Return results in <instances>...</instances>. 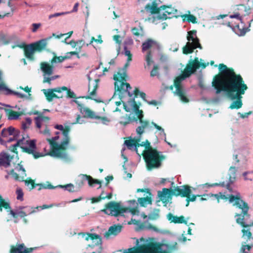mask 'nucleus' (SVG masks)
Listing matches in <instances>:
<instances>
[{
	"instance_id": "31",
	"label": "nucleus",
	"mask_w": 253,
	"mask_h": 253,
	"mask_svg": "<svg viewBox=\"0 0 253 253\" xmlns=\"http://www.w3.org/2000/svg\"><path fill=\"white\" fill-rule=\"evenodd\" d=\"M229 180L233 184L236 180L237 169L235 166H232L229 169Z\"/></svg>"
},
{
	"instance_id": "40",
	"label": "nucleus",
	"mask_w": 253,
	"mask_h": 253,
	"mask_svg": "<svg viewBox=\"0 0 253 253\" xmlns=\"http://www.w3.org/2000/svg\"><path fill=\"white\" fill-rule=\"evenodd\" d=\"M2 207L4 208L5 209H10V204L8 202H5L2 197L0 195V211H2Z\"/></svg>"
},
{
	"instance_id": "27",
	"label": "nucleus",
	"mask_w": 253,
	"mask_h": 253,
	"mask_svg": "<svg viewBox=\"0 0 253 253\" xmlns=\"http://www.w3.org/2000/svg\"><path fill=\"white\" fill-rule=\"evenodd\" d=\"M138 95H139L144 101L147 102L149 105L157 106V105H160L161 104V102H158L155 100H153L149 102L147 101V100L146 99V94L143 92H140L138 87H135L134 90V98H137Z\"/></svg>"
},
{
	"instance_id": "43",
	"label": "nucleus",
	"mask_w": 253,
	"mask_h": 253,
	"mask_svg": "<svg viewBox=\"0 0 253 253\" xmlns=\"http://www.w3.org/2000/svg\"><path fill=\"white\" fill-rule=\"evenodd\" d=\"M54 89V88L49 89L47 91L45 89L43 90V92L46 97V98L49 102H50L52 100L53 92H55V91L53 90Z\"/></svg>"
},
{
	"instance_id": "57",
	"label": "nucleus",
	"mask_w": 253,
	"mask_h": 253,
	"mask_svg": "<svg viewBox=\"0 0 253 253\" xmlns=\"http://www.w3.org/2000/svg\"><path fill=\"white\" fill-rule=\"evenodd\" d=\"M25 184L26 185L29 187L30 189H33L34 187V183L32 180H30L29 181L25 180L24 179L23 181Z\"/></svg>"
},
{
	"instance_id": "6",
	"label": "nucleus",
	"mask_w": 253,
	"mask_h": 253,
	"mask_svg": "<svg viewBox=\"0 0 253 253\" xmlns=\"http://www.w3.org/2000/svg\"><path fill=\"white\" fill-rule=\"evenodd\" d=\"M69 130H65L63 132L62 140L59 143L56 144V147L52 148V153L50 156L54 157L59 158L64 161L69 162L71 159L68 154L65 152H61L59 150H66L69 144L70 137L69 136Z\"/></svg>"
},
{
	"instance_id": "1",
	"label": "nucleus",
	"mask_w": 253,
	"mask_h": 253,
	"mask_svg": "<svg viewBox=\"0 0 253 253\" xmlns=\"http://www.w3.org/2000/svg\"><path fill=\"white\" fill-rule=\"evenodd\" d=\"M219 73L213 79L212 86L216 90V94L224 91L228 98L235 100L230 105V109H240L243 105L242 95L248 89L247 84L242 76L236 74L232 68L221 63L219 65Z\"/></svg>"
},
{
	"instance_id": "10",
	"label": "nucleus",
	"mask_w": 253,
	"mask_h": 253,
	"mask_svg": "<svg viewBox=\"0 0 253 253\" xmlns=\"http://www.w3.org/2000/svg\"><path fill=\"white\" fill-rule=\"evenodd\" d=\"M47 44L45 40H41L37 42L25 45L23 47L24 54L27 58L30 60H34V53L36 51L41 52Z\"/></svg>"
},
{
	"instance_id": "56",
	"label": "nucleus",
	"mask_w": 253,
	"mask_h": 253,
	"mask_svg": "<svg viewBox=\"0 0 253 253\" xmlns=\"http://www.w3.org/2000/svg\"><path fill=\"white\" fill-rule=\"evenodd\" d=\"M59 138L58 136H56L54 137H52L51 138V140L47 139L48 141L49 142L50 144L52 146L53 148L56 147V144L57 143V142H55V141L57 140Z\"/></svg>"
},
{
	"instance_id": "35",
	"label": "nucleus",
	"mask_w": 253,
	"mask_h": 253,
	"mask_svg": "<svg viewBox=\"0 0 253 253\" xmlns=\"http://www.w3.org/2000/svg\"><path fill=\"white\" fill-rule=\"evenodd\" d=\"M128 65V64L126 63L123 68H121L119 70L117 73V76L120 78H122L125 80V78H127V71L126 69Z\"/></svg>"
},
{
	"instance_id": "39",
	"label": "nucleus",
	"mask_w": 253,
	"mask_h": 253,
	"mask_svg": "<svg viewBox=\"0 0 253 253\" xmlns=\"http://www.w3.org/2000/svg\"><path fill=\"white\" fill-rule=\"evenodd\" d=\"M204 197H202L200 198V201H203L204 200H206L207 198H209L211 197H214L215 199H216L218 201V202L219 203V200L220 199V192L218 194H205L203 195Z\"/></svg>"
},
{
	"instance_id": "42",
	"label": "nucleus",
	"mask_w": 253,
	"mask_h": 253,
	"mask_svg": "<svg viewBox=\"0 0 253 253\" xmlns=\"http://www.w3.org/2000/svg\"><path fill=\"white\" fill-rule=\"evenodd\" d=\"M59 78V75H55V76H47L46 78H43L42 80L43 83H47L49 84H51V81L54 80L57 78Z\"/></svg>"
},
{
	"instance_id": "38",
	"label": "nucleus",
	"mask_w": 253,
	"mask_h": 253,
	"mask_svg": "<svg viewBox=\"0 0 253 253\" xmlns=\"http://www.w3.org/2000/svg\"><path fill=\"white\" fill-rule=\"evenodd\" d=\"M10 214L13 217H15L16 215H19V216L21 218L24 217L25 216H27V213L26 212L23 211H19V210H10Z\"/></svg>"
},
{
	"instance_id": "21",
	"label": "nucleus",
	"mask_w": 253,
	"mask_h": 253,
	"mask_svg": "<svg viewBox=\"0 0 253 253\" xmlns=\"http://www.w3.org/2000/svg\"><path fill=\"white\" fill-rule=\"evenodd\" d=\"M40 69L42 72L43 78L52 75L54 70L53 64L47 62H42L40 63Z\"/></svg>"
},
{
	"instance_id": "50",
	"label": "nucleus",
	"mask_w": 253,
	"mask_h": 253,
	"mask_svg": "<svg viewBox=\"0 0 253 253\" xmlns=\"http://www.w3.org/2000/svg\"><path fill=\"white\" fill-rule=\"evenodd\" d=\"M131 123L128 115H126L121 118L120 124L126 125Z\"/></svg>"
},
{
	"instance_id": "54",
	"label": "nucleus",
	"mask_w": 253,
	"mask_h": 253,
	"mask_svg": "<svg viewBox=\"0 0 253 253\" xmlns=\"http://www.w3.org/2000/svg\"><path fill=\"white\" fill-rule=\"evenodd\" d=\"M251 114V112H247V113H241L240 112H238L237 113V115L238 117V119L242 118V119H245L248 118L249 116Z\"/></svg>"
},
{
	"instance_id": "11",
	"label": "nucleus",
	"mask_w": 253,
	"mask_h": 253,
	"mask_svg": "<svg viewBox=\"0 0 253 253\" xmlns=\"http://www.w3.org/2000/svg\"><path fill=\"white\" fill-rule=\"evenodd\" d=\"M88 119H96L105 125L110 121L106 117H101L96 115L94 112H78L76 114V121L73 124H83L85 123Z\"/></svg>"
},
{
	"instance_id": "58",
	"label": "nucleus",
	"mask_w": 253,
	"mask_h": 253,
	"mask_svg": "<svg viewBox=\"0 0 253 253\" xmlns=\"http://www.w3.org/2000/svg\"><path fill=\"white\" fill-rule=\"evenodd\" d=\"M239 29L240 31H244L245 34L246 33L247 31V28L245 27L244 23L243 22V20H242L241 22H240L239 23Z\"/></svg>"
},
{
	"instance_id": "48",
	"label": "nucleus",
	"mask_w": 253,
	"mask_h": 253,
	"mask_svg": "<svg viewBox=\"0 0 253 253\" xmlns=\"http://www.w3.org/2000/svg\"><path fill=\"white\" fill-rule=\"evenodd\" d=\"M152 124L154 126V127L159 131H160V135L166 138V134L165 132L164 129L161 127V126H158L154 122H152Z\"/></svg>"
},
{
	"instance_id": "45",
	"label": "nucleus",
	"mask_w": 253,
	"mask_h": 253,
	"mask_svg": "<svg viewBox=\"0 0 253 253\" xmlns=\"http://www.w3.org/2000/svg\"><path fill=\"white\" fill-rule=\"evenodd\" d=\"M159 210L158 209H154L153 211L149 215V218L152 219H157L159 217Z\"/></svg>"
},
{
	"instance_id": "64",
	"label": "nucleus",
	"mask_w": 253,
	"mask_h": 253,
	"mask_svg": "<svg viewBox=\"0 0 253 253\" xmlns=\"http://www.w3.org/2000/svg\"><path fill=\"white\" fill-rule=\"evenodd\" d=\"M131 31L133 35H134V36L138 37L140 35L139 30L136 27L132 28L131 30Z\"/></svg>"
},
{
	"instance_id": "52",
	"label": "nucleus",
	"mask_w": 253,
	"mask_h": 253,
	"mask_svg": "<svg viewBox=\"0 0 253 253\" xmlns=\"http://www.w3.org/2000/svg\"><path fill=\"white\" fill-rule=\"evenodd\" d=\"M146 61L147 62V64L148 66H150L151 64V63L153 62V60H152V55H151V52L150 51H149L147 52L146 57Z\"/></svg>"
},
{
	"instance_id": "24",
	"label": "nucleus",
	"mask_w": 253,
	"mask_h": 253,
	"mask_svg": "<svg viewBox=\"0 0 253 253\" xmlns=\"http://www.w3.org/2000/svg\"><path fill=\"white\" fill-rule=\"evenodd\" d=\"M172 191L168 188H163L161 191H158V195L164 203L167 204L171 200Z\"/></svg>"
},
{
	"instance_id": "12",
	"label": "nucleus",
	"mask_w": 253,
	"mask_h": 253,
	"mask_svg": "<svg viewBox=\"0 0 253 253\" xmlns=\"http://www.w3.org/2000/svg\"><path fill=\"white\" fill-rule=\"evenodd\" d=\"M128 115L131 123H138V121L141 123V126H138L136 129V132L140 136L144 131V129L149 125L148 121L143 120V112H129Z\"/></svg>"
},
{
	"instance_id": "62",
	"label": "nucleus",
	"mask_w": 253,
	"mask_h": 253,
	"mask_svg": "<svg viewBox=\"0 0 253 253\" xmlns=\"http://www.w3.org/2000/svg\"><path fill=\"white\" fill-rule=\"evenodd\" d=\"M19 115H14L12 113H9L8 116V119L9 120H16L19 118Z\"/></svg>"
},
{
	"instance_id": "30",
	"label": "nucleus",
	"mask_w": 253,
	"mask_h": 253,
	"mask_svg": "<svg viewBox=\"0 0 253 253\" xmlns=\"http://www.w3.org/2000/svg\"><path fill=\"white\" fill-rule=\"evenodd\" d=\"M166 8V5H162L160 7H157V4L155 1L153 2L152 5L150 4H147L145 6V9L146 10L151 9V13L152 14H160V11L161 10H165Z\"/></svg>"
},
{
	"instance_id": "63",
	"label": "nucleus",
	"mask_w": 253,
	"mask_h": 253,
	"mask_svg": "<svg viewBox=\"0 0 253 253\" xmlns=\"http://www.w3.org/2000/svg\"><path fill=\"white\" fill-rule=\"evenodd\" d=\"M6 129L8 132V134L9 135H12L15 131V128L12 126H9L8 128H6Z\"/></svg>"
},
{
	"instance_id": "7",
	"label": "nucleus",
	"mask_w": 253,
	"mask_h": 253,
	"mask_svg": "<svg viewBox=\"0 0 253 253\" xmlns=\"http://www.w3.org/2000/svg\"><path fill=\"white\" fill-rule=\"evenodd\" d=\"M113 79L115 81L114 95L117 93L119 95V98L122 100L126 96L131 97L133 94L134 95V92L132 93L129 91L132 88L130 84L126 82V78H125V80H124L122 78L118 77L117 75H114Z\"/></svg>"
},
{
	"instance_id": "51",
	"label": "nucleus",
	"mask_w": 253,
	"mask_h": 253,
	"mask_svg": "<svg viewBox=\"0 0 253 253\" xmlns=\"http://www.w3.org/2000/svg\"><path fill=\"white\" fill-rule=\"evenodd\" d=\"M39 207H37L36 208H33L30 206H25V210H24V211L26 212L27 213V215H29L30 214H32L35 212H36L35 209H38Z\"/></svg>"
},
{
	"instance_id": "5",
	"label": "nucleus",
	"mask_w": 253,
	"mask_h": 253,
	"mask_svg": "<svg viewBox=\"0 0 253 253\" xmlns=\"http://www.w3.org/2000/svg\"><path fill=\"white\" fill-rule=\"evenodd\" d=\"M177 245L175 243L174 246L171 247L166 244H161L159 242L151 243L149 248L139 244V240L136 239L135 248L136 253H168L171 249H175Z\"/></svg>"
},
{
	"instance_id": "61",
	"label": "nucleus",
	"mask_w": 253,
	"mask_h": 253,
	"mask_svg": "<svg viewBox=\"0 0 253 253\" xmlns=\"http://www.w3.org/2000/svg\"><path fill=\"white\" fill-rule=\"evenodd\" d=\"M41 26V24L40 23H34L32 24V31L33 32H36L37 30Z\"/></svg>"
},
{
	"instance_id": "41",
	"label": "nucleus",
	"mask_w": 253,
	"mask_h": 253,
	"mask_svg": "<svg viewBox=\"0 0 253 253\" xmlns=\"http://www.w3.org/2000/svg\"><path fill=\"white\" fill-rule=\"evenodd\" d=\"M73 101L77 105L78 109L80 111H91L88 108L85 107L84 104L80 102L79 101L74 100Z\"/></svg>"
},
{
	"instance_id": "55",
	"label": "nucleus",
	"mask_w": 253,
	"mask_h": 253,
	"mask_svg": "<svg viewBox=\"0 0 253 253\" xmlns=\"http://www.w3.org/2000/svg\"><path fill=\"white\" fill-rule=\"evenodd\" d=\"M40 189H42V188L53 189H54L55 188H57V186L56 187H54V186H52V185H51L50 184H41L40 185Z\"/></svg>"
},
{
	"instance_id": "33",
	"label": "nucleus",
	"mask_w": 253,
	"mask_h": 253,
	"mask_svg": "<svg viewBox=\"0 0 253 253\" xmlns=\"http://www.w3.org/2000/svg\"><path fill=\"white\" fill-rule=\"evenodd\" d=\"M2 76V72L0 71V91H5L6 92V94H9L12 92V90L6 86L3 81Z\"/></svg>"
},
{
	"instance_id": "23",
	"label": "nucleus",
	"mask_w": 253,
	"mask_h": 253,
	"mask_svg": "<svg viewBox=\"0 0 253 253\" xmlns=\"http://www.w3.org/2000/svg\"><path fill=\"white\" fill-rule=\"evenodd\" d=\"M81 179V184H79L80 186L83 185L85 183L87 182L88 184L92 187H94V185L97 184L99 185V188L101 187L100 182L97 179H93L90 176L85 174H81L79 175Z\"/></svg>"
},
{
	"instance_id": "22",
	"label": "nucleus",
	"mask_w": 253,
	"mask_h": 253,
	"mask_svg": "<svg viewBox=\"0 0 253 253\" xmlns=\"http://www.w3.org/2000/svg\"><path fill=\"white\" fill-rule=\"evenodd\" d=\"M122 226L120 224H115L109 228L108 231L104 234V237L109 239L113 237L117 236L121 232Z\"/></svg>"
},
{
	"instance_id": "25",
	"label": "nucleus",
	"mask_w": 253,
	"mask_h": 253,
	"mask_svg": "<svg viewBox=\"0 0 253 253\" xmlns=\"http://www.w3.org/2000/svg\"><path fill=\"white\" fill-rule=\"evenodd\" d=\"M9 253H31L33 248H27L24 244H18L16 246H11Z\"/></svg>"
},
{
	"instance_id": "37",
	"label": "nucleus",
	"mask_w": 253,
	"mask_h": 253,
	"mask_svg": "<svg viewBox=\"0 0 253 253\" xmlns=\"http://www.w3.org/2000/svg\"><path fill=\"white\" fill-rule=\"evenodd\" d=\"M69 58H70V56H68V55H65L64 56H60L58 57L54 56L50 60V63L53 64L55 63H61L64 60Z\"/></svg>"
},
{
	"instance_id": "44",
	"label": "nucleus",
	"mask_w": 253,
	"mask_h": 253,
	"mask_svg": "<svg viewBox=\"0 0 253 253\" xmlns=\"http://www.w3.org/2000/svg\"><path fill=\"white\" fill-rule=\"evenodd\" d=\"M57 187L64 188L65 190H66L70 192H73L75 191L74 186L71 183L68 184L64 186L59 185L57 186Z\"/></svg>"
},
{
	"instance_id": "46",
	"label": "nucleus",
	"mask_w": 253,
	"mask_h": 253,
	"mask_svg": "<svg viewBox=\"0 0 253 253\" xmlns=\"http://www.w3.org/2000/svg\"><path fill=\"white\" fill-rule=\"evenodd\" d=\"M16 194L17 195V199L21 201H23L24 193L22 189L21 188H17L16 191Z\"/></svg>"
},
{
	"instance_id": "26",
	"label": "nucleus",
	"mask_w": 253,
	"mask_h": 253,
	"mask_svg": "<svg viewBox=\"0 0 253 253\" xmlns=\"http://www.w3.org/2000/svg\"><path fill=\"white\" fill-rule=\"evenodd\" d=\"M44 112H42V113H40L39 114V112H34L32 114L34 115H37V116L35 117L34 118V120L36 122V126L40 128L42 126V122H45L47 123L49 120V118L47 116H45L44 114ZM32 113H30V115H31Z\"/></svg>"
},
{
	"instance_id": "16",
	"label": "nucleus",
	"mask_w": 253,
	"mask_h": 253,
	"mask_svg": "<svg viewBox=\"0 0 253 253\" xmlns=\"http://www.w3.org/2000/svg\"><path fill=\"white\" fill-rule=\"evenodd\" d=\"M199 68V59L198 57H195L193 61H190L186 65L182 74L184 77L188 78Z\"/></svg>"
},
{
	"instance_id": "60",
	"label": "nucleus",
	"mask_w": 253,
	"mask_h": 253,
	"mask_svg": "<svg viewBox=\"0 0 253 253\" xmlns=\"http://www.w3.org/2000/svg\"><path fill=\"white\" fill-rule=\"evenodd\" d=\"M0 136L1 137L7 138L8 136L10 135L8 134V132L7 131L6 128H4L2 129Z\"/></svg>"
},
{
	"instance_id": "49",
	"label": "nucleus",
	"mask_w": 253,
	"mask_h": 253,
	"mask_svg": "<svg viewBox=\"0 0 253 253\" xmlns=\"http://www.w3.org/2000/svg\"><path fill=\"white\" fill-rule=\"evenodd\" d=\"M167 218L169 221L174 223H177L176 221H177L179 219V217L174 216L172 214L169 213L167 215Z\"/></svg>"
},
{
	"instance_id": "18",
	"label": "nucleus",
	"mask_w": 253,
	"mask_h": 253,
	"mask_svg": "<svg viewBox=\"0 0 253 253\" xmlns=\"http://www.w3.org/2000/svg\"><path fill=\"white\" fill-rule=\"evenodd\" d=\"M80 235L86 241L91 240L92 243V246H93L102 245V239L99 235L88 233H82Z\"/></svg>"
},
{
	"instance_id": "20",
	"label": "nucleus",
	"mask_w": 253,
	"mask_h": 253,
	"mask_svg": "<svg viewBox=\"0 0 253 253\" xmlns=\"http://www.w3.org/2000/svg\"><path fill=\"white\" fill-rule=\"evenodd\" d=\"M152 194L150 192V190H147L145 194H144V197L139 198L138 199L137 201L138 203H137L136 206L133 209L134 210L137 211L135 208L137 207L138 204H139L141 207H146L148 205L152 204ZM139 212V211H138Z\"/></svg>"
},
{
	"instance_id": "9",
	"label": "nucleus",
	"mask_w": 253,
	"mask_h": 253,
	"mask_svg": "<svg viewBox=\"0 0 253 253\" xmlns=\"http://www.w3.org/2000/svg\"><path fill=\"white\" fill-rule=\"evenodd\" d=\"M143 155L149 170L160 167L161 164L160 158L163 156L160 155L157 151L152 148H149L144 151Z\"/></svg>"
},
{
	"instance_id": "59",
	"label": "nucleus",
	"mask_w": 253,
	"mask_h": 253,
	"mask_svg": "<svg viewBox=\"0 0 253 253\" xmlns=\"http://www.w3.org/2000/svg\"><path fill=\"white\" fill-rule=\"evenodd\" d=\"M108 194V193L104 192H102V193L100 195L99 199H97L96 200H94L93 202H97L99 201L100 199H104L106 198H107Z\"/></svg>"
},
{
	"instance_id": "34",
	"label": "nucleus",
	"mask_w": 253,
	"mask_h": 253,
	"mask_svg": "<svg viewBox=\"0 0 253 253\" xmlns=\"http://www.w3.org/2000/svg\"><path fill=\"white\" fill-rule=\"evenodd\" d=\"M185 78H187L184 77V76H183L182 74H181V76H178L175 78V79L174 81L173 84V85L174 86L175 89L183 87V86L181 84V82Z\"/></svg>"
},
{
	"instance_id": "32",
	"label": "nucleus",
	"mask_w": 253,
	"mask_h": 253,
	"mask_svg": "<svg viewBox=\"0 0 253 253\" xmlns=\"http://www.w3.org/2000/svg\"><path fill=\"white\" fill-rule=\"evenodd\" d=\"M183 21H187L189 23L195 24L197 23V18L193 15L191 14H185L181 16Z\"/></svg>"
},
{
	"instance_id": "17",
	"label": "nucleus",
	"mask_w": 253,
	"mask_h": 253,
	"mask_svg": "<svg viewBox=\"0 0 253 253\" xmlns=\"http://www.w3.org/2000/svg\"><path fill=\"white\" fill-rule=\"evenodd\" d=\"M122 102L123 104V108L125 110V111H129L130 109H131L132 111H142V110H139V107L141 105L140 103H137L135 100L134 97L130 99V100L128 101L127 102L128 105L130 107V108L127 107L126 103L123 102L122 100L121 101L116 102V105L118 106L121 104Z\"/></svg>"
},
{
	"instance_id": "53",
	"label": "nucleus",
	"mask_w": 253,
	"mask_h": 253,
	"mask_svg": "<svg viewBox=\"0 0 253 253\" xmlns=\"http://www.w3.org/2000/svg\"><path fill=\"white\" fill-rule=\"evenodd\" d=\"M158 69L159 67L157 65H155L153 67V69L150 72V76L152 77H154L158 75Z\"/></svg>"
},
{
	"instance_id": "36",
	"label": "nucleus",
	"mask_w": 253,
	"mask_h": 253,
	"mask_svg": "<svg viewBox=\"0 0 253 253\" xmlns=\"http://www.w3.org/2000/svg\"><path fill=\"white\" fill-rule=\"evenodd\" d=\"M155 42L151 39H148L145 42H143L142 45V51H146L152 47L155 44Z\"/></svg>"
},
{
	"instance_id": "3",
	"label": "nucleus",
	"mask_w": 253,
	"mask_h": 253,
	"mask_svg": "<svg viewBox=\"0 0 253 253\" xmlns=\"http://www.w3.org/2000/svg\"><path fill=\"white\" fill-rule=\"evenodd\" d=\"M127 203L129 204V207L125 208L120 203L110 202L102 211L107 214L114 216H124V213L126 212H130L133 215H138V211L133 209L137 205L136 202L135 200H130Z\"/></svg>"
},
{
	"instance_id": "14",
	"label": "nucleus",
	"mask_w": 253,
	"mask_h": 253,
	"mask_svg": "<svg viewBox=\"0 0 253 253\" xmlns=\"http://www.w3.org/2000/svg\"><path fill=\"white\" fill-rule=\"evenodd\" d=\"M191 193V190L190 187L188 186H177L174 188L172 191V194L175 196L181 195L182 197H186L187 198L186 201L187 204L186 207L189 206V202H194L196 200L197 196H200L199 195H192L191 197L190 194Z\"/></svg>"
},
{
	"instance_id": "4",
	"label": "nucleus",
	"mask_w": 253,
	"mask_h": 253,
	"mask_svg": "<svg viewBox=\"0 0 253 253\" xmlns=\"http://www.w3.org/2000/svg\"><path fill=\"white\" fill-rule=\"evenodd\" d=\"M250 10V8H248L244 4L238 5L237 9H235L233 14L229 15L230 20L224 24L232 28L239 36L244 35L245 32L240 31L239 29V23L241 22L243 17L246 16V14H244V12H246L247 14H248Z\"/></svg>"
},
{
	"instance_id": "2",
	"label": "nucleus",
	"mask_w": 253,
	"mask_h": 253,
	"mask_svg": "<svg viewBox=\"0 0 253 253\" xmlns=\"http://www.w3.org/2000/svg\"><path fill=\"white\" fill-rule=\"evenodd\" d=\"M232 183H230L228 180V182H222L220 183H214L212 185L208 184L200 185V187L202 188H208L210 187L219 186L223 187H226L229 192V203H233L234 206L242 210L241 214L236 213V221L237 223L241 225H246L244 223V219L246 217L249 216L248 211L249 206L247 203L242 200V197L240 193L234 187H232Z\"/></svg>"
},
{
	"instance_id": "15",
	"label": "nucleus",
	"mask_w": 253,
	"mask_h": 253,
	"mask_svg": "<svg viewBox=\"0 0 253 253\" xmlns=\"http://www.w3.org/2000/svg\"><path fill=\"white\" fill-rule=\"evenodd\" d=\"M8 175H11L12 177L15 180L23 181L24 179L26 177V173L23 166L18 164L14 169L7 171Z\"/></svg>"
},
{
	"instance_id": "47",
	"label": "nucleus",
	"mask_w": 253,
	"mask_h": 253,
	"mask_svg": "<svg viewBox=\"0 0 253 253\" xmlns=\"http://www.w3.org/2000/svg\"><path fill=\"white\" fill-rule=\"evenodd\" d=\"M124 144H125L127 146V148L129 150L134 149L136 152L137 153V149L135 144L131 143L128 140H126L125 141Z\"/></svg>"
},
{
	"instance_id": "8",
	"label": "nucleus",
	"mask_w": 253,
	"mask_h": 253,
	"mask_svg": "<svg viewBox=\"0 0 253 253\" xmlns=\"http://www.w3.org/2000/svg\"><path fill=\"white\" fill-rule=\"evenodd\" d=\"M197 31L193 30L187 32V42L185 45L182 47V53L187 55L192 53L197 48L202 49V46L200 43V40L197 36Z\"/></svg>"
},
{
	"instance_id": "19",
	"label": "nucleus",
	"mask_w": 253,
	"mask_h": 253,
	"mask_svg": "<svg viewBox=\"0 0 253 253\" xmlns=\"http://www.w3.org/2000/svg\"><path fill=\"white\" fill-rule=\"evenodd\" d=\"M167 9L163 14H159L157 16V19L159 20H166L170 19L172 17H177L176 15L177 11L176 9L169 6H166Z\"/></svg>"
},
{
	"instance_id": "28",
	"label": "nucleus",
	"mask_w": 253,
	"mask_h": 253,
	"mask_svg": "<svg viewBox=\"0 0 253 253\" xmlns=\"http://www.w3.org/2000/svg\"><path fill=\"white\" fill-rule=\"evenodd\" d=\"M11 161V158L9 154L3 151L0 153V166L6 168L10 166Z\"/></svg>"
},
{
	"instance_id": "13",
	"label": "nucleus",
	"mask_w": 253,
	"mask_h": 253,
	"mask_svg": "<svg viewBox=\"0 0 253 253\" xmlns=\"http://www.w3.org/2000/svg\"><path fill=\"white\" fill-rule=\"evenodd\" d=\"M100 81L99 79H95L94 80V83L93 84V90L90 92V95H87L84 96H79L76 97L75 93L72 91L70 89L68 88L67 87L64 86L61 87H57L54 88L53 90L56 92L60 93L62 91H67V97L69 98H85V99H92V96H94L96 94V90L98 87V83Z\"/></svg>"
},
{
	"instance_id": "29",
	"label": "nucleus",
	"mask_w": 253,
	"mask_h": 253,
	"mask_svg": "<svg viewBox=\"0 0 253 253\" xmlns=\"http://www.w3.org/2000/svg\"><path fill=\"white\" fill-rule=\"evenodd\" d=\"M175 95L178 97L179 99L183 103H187L189 100L186 95V93L184 87L175 89L173 92Z\"/></svg>"
}]
</instances>
